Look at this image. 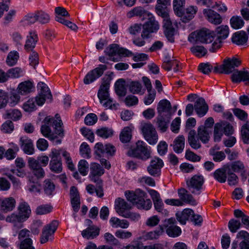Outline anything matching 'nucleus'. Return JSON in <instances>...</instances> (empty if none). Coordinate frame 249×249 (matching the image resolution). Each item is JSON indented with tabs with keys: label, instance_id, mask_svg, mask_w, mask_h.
<instances>
[{
	"label": "nucleus",
	"instance_id": "a211bd4d",
	"mask_svg": "<svg viewBox=\"0 0 249 249\" xmlns=\"http://www.w3.org/2000/svg\"><path fill=\"white\" fill-rule=\"evenodd\" d=\"M241 64V61L235 57L228 58L223 61L224 73L229 74L235 71L236 67H239Z\"/></svg>",
	"mask_w": 249,
	"mask_h": 249
},
{
	"label": "nucleus",
	"instance_id": "37998d69",
	"mask_svg": "<svg viewBox=\"0 0 249 249\" xmlns=\"http://www.w3.org/2000/svg\"><path fill=\"white\" fill-rule=\"evenodd\" d=\"M19 215L21 216L24 221L29 218L31 211L29 205L25 202H21L18 206Z\"/></svg>",
	"mask_w": 249,
	"mask_h": 249
},
{
	"label": "nucleus",
	"instance_id": "680f3d73",
	"mask_svg": "<svg viewBox=\"0 0 249 249\" xmlns=\"http://www.w3.org/2000/svg\"><path fill=\"white\" fill-rule=\"evenodd\" d=\"M96 134L103 138H108L113 135V130L106 127L102 128L96 130Z\"/></svg>",
	"mask_w": 249,
	"mask_h": 249
},
{
	"label": "nucleus",
	"instance_id": "7c9ffc66",
	"mask_svg": "<svg viewBox=\"0 0 249 249\" xmlns=\"http://www.w3.org/2000/svg\"><path fill=\"white\" fill-rule=\"evenodd\" d=\"M197 11V7L194 6H190L187 8L185 11H182V15L180 17L184 22H186L192 19L196 15Z\"/></svg>",
	"mask_w": 249,
	"mask_h": 249
},
{
	"label": "nucleus",
	"instance_id": "ea45409f",
	"mask_svg": "<svg viewBox=\"0 0 249 249\" xmlns=\"http://www.w3.org/2000/svg\"><path fill=\"white\" fill-rule=\"evenodd\" d=\"M211 130H208L203 126H199L197 129V138L203 143H207L210 140V134L211 133Z\"/></svg>",
	"mask_w": 249,
	"mask_h": 249
},
{
	"label": "nucleus",
	"instance_id": "774afa93",
	"mask_svg": "<svg viewBox=\"0 0 249 249\" xmlns=\"http://www.w3.org/2000/svg\"><path fill=\"white\" fill-rule=\"evenodd\" d=\"M18 247L19 249H35L33 246V241L30 238L21 241Z\"/></svg>",
	"mask_w": 249,
	"mask_h": 249
},
{
	"label": "nucleus",
	"instance_id": "f3484780",
	"mask_svg": "<svg viewBox=\"0 0 249 249\" xmlns=\"http://www.w3.org/2000/svg\"><path fill=\"white\" fill-rule=\"evenodd\" d=\"M163 18L164 33L168 40L171 42H174L175 29L173 26L169 14L166 17H162Z\"/></svg>",
	"mask_w": 249,
	"mask_h": 249
},
{
	"label": "nucleus",
	"instance_id": "0eeeda50",
	"mask_svg": "<svg viewBox=\"0 0 249 249\" xmlns=\"http://www.w3.org/2000/svg\"><path fill=\"white\" fill-rule=\"evenodd\" d=\"M160 28L159 22L152 14L149 16L147 20L142 25L141 37L149 38L151 34L156 33Z\"/></svg>",
	"mask_w": 249,
	"mask_h": 249
},
{
	"label": "nucleus",
	"instance_id": "1a4fd4ad",
	"mask_svg": "<svg viewBox=\"0 0 249 249\" xmlns=\"http://www.w3.org/2000/svg\"><path fill=\"white\" fill-rule=\"evenodd\" d=\"M115 151V147L109 143L104 145L102 143L98 142L94 147V153L98 157L112 156Z\"/></svg>",
	"mask_w": 249,
	"mask_h": 249
},
{
	"label": "nucleus",
	"instance_id": "8fccbe9b",
	"mask_svg": "<svg viewBox=\"0 0 249 249\" xmlns=\"http://www.w3.org/2000/svg\"><path fill=\"white\" fill-rule=\"evenodd\" d=\"M131 139V129L129 127H124L120 135V140L123 143H126Z\"/></svg>",
	"mask_w": 249,
	"mask_h": 249
},
{
	"label": "nucleus",
	"instance_id": "aec40b11",
	"mask_svg": "<svg viewBox=\"0 0 249 249\" xmlns=\"http://www.w3.org/2000/svg\"><path fill=\"white\" fill-rule=\"evenodd\" d=\"M19 144L25 154L32 155L34 153L35 149L33 141L27 137H20Z\"/></svg>",
	"mask_w": 249,
	"mask_h": 249
},
{
	"label": "nucleus",
	"instance_id": "4c0bfd02",
	"mask_svg": "<svg viewBox=\"0 0 249 249\" xmlns=\"http://www.w3.org/2000/svg\"><path fill=\"white\" fill-rule=\"evenodd\" d=\"M151 14L146 11L143 7L139 6L134 8L127 13V17L131 18L134 16L139 17H148Z\"/></svg>",
	"mask_w": 249,
	"mask_h": 249
},
{
	"label": "nucleus",
	"instance_id": "0e129e2a",
	"mask_svg": "<svg viewBox=\"0 0 249 249\" xmlns=\"http://www.w3.org/2000/svg\"><path fill=\"white\" fill-rule=\"evenodd\" d=\"M230 168V171L238 172L244 170V164L240 161H236L230 165H226Z\"/></svg>",
	"mask_w": 249,
	"mask_h": 249
},
{
	"label": "nucleus",
	"instance_id": "603ef678",
	"mask_svg": "<svg viewBox=\"0 0 249 249\" xmlns=\"http://www.w3.org/2000/svg\"><path fill=\"white\" fill-rule=\"evenodd\" d=\"M241 133L244 143H249V121H247L242 126Z\"/></svg>",
	"mask_w": 249,
	"mask_h": 249
},
{
	"label": "nucleus",
	"instance_id": "9b49d317",
	"mask_svg": "<svg viewBox=\"0 0 249 249\" xmlns=\"http://www.w3.org/2000/svg\"><path fill=\"white\" fill-rule=\"evenodd\" d=\"M58 226L57 221L53 220L43 228L40 237V243L41 244H44L48 241L49 237L54 234Z\"/></svg>",
	"mask_w": 249,
	"mask_h": 249
},
{
	"label": "nucleus",
	"instance_id": "69168bd1",
	"mask_svg": "<svg viewBox=\"0 0 249 249\" xmlns=\"http://www.w3.org/2000/svg\"><path fill=\"white\" fill-rule=\"evenodd\" d=\"M104 238L107 243L113 246H120L121 243L112 234L106 232L104 234Z\"/></svg>",
	"mask_w": 249,
	"mask_h": 249
},
{
	"label": "nucleus",
	"instance_id": "13d9d810",
	"mask_svg": "<svg viewBox=\"0 0 249 249\" xmlns=\"http://www.w3.org/2000/svg\"><path fill=\"white\" fill-rule=\"evenodd\" d=\"M185 3V0H174L173 7L176 14L178 16L182 15V11L183 10V7Z\"/></svg>",
	"mask_w": 249,
	"mask_h": 249
},
{
	"label": "nucleus",
	"instance_id": "5701e85b",
	"mask_svg": "<svg viewBox=\"0 0 249 249\" xmlns=\"http://www.w3.org/2000/svg\"><path fill=\"white\" fill-rule=\"evenodd\" d=\"M171 3V0H157L156 10L157 14L161 17H166L168 14L167 6Z\"/></svg>",
	"mask_w": 249,
	"mask_h": 249
},
{
	"label": "nucleus",
	"instance_id": "f8f14e48",
	"mask_svg": "<svg viewBox=\"0 0 249 249\" xmlns=\"http://www.w3.org/2000/svg\"><path fill=\"white\" fill-rule=\"evenodd\" d=\"M176 223L175 219L171 218L165 220L164 223L161 226H163V230L166 228V233L170 237H176L178 236L181 232V229L174 224Z\"/></svg>",
	"mask_w": 249,
	"mask_h": 249
},
{
	"label": "nucleus",
	"instance_id": "a18cd8bd",
	"mask_svg": "<svg viewBox=\"0 0 249 249\" xmlns=\"http://www.w3.org/2000/svg\"><path fill=\"white\" fill-rule=\"evenodd\" d=\"M11 148L5 150L4 157L8 160L14 159L17 156V153L19 151V147L16 144L12 143Z\"/></svg>",
	"mask_w": 249,
	"mask_h": 249
},
{
	"label": "nucleus",
	"instance_id": "4be33fe9",
	"mask_svg": "<svg viewBox=\"0 0 249 249\" xmlns=\"http://www.w3.org/2000/svg\"><path fill=\"white\" fill-rule=\"evenodd\" d=\"M204 16L212 24H220L222 21L221 16L217 12L211 9H205L203 11Z\"/></svg>",
	"mask_w": 249,
	"mask_h": 249
},
{
	"label": "nucleus",
	"instance_id": "393cba45",
	"mask_svg": "<svg viewBox=\"0 0 249 249\" xmlns=\"http://www.w3.org/2000/svg\"><path fill=\"white\" fill-rule=\"evenodd\" d=\"M158 115L164 116V113H167V116L171 117V105L170 102L167 100L164 99L160 100L157 107Z\"/></svg>",
	"mask_w": 249,
	"mask_h": 249
},
{
	"label": "nucleus",
	"instance_id": "3c124183",
	"mask_svg": "<svg viewBox=\"0 0 249 249\" xmlns=\"http://www.w3.org/2000/svg\"><path fill=\"white\" fill-rule=\"evenodd\" d=\"M55 185L50 179H47L44 181V191L48 196L52 195L55 190Z\"/></svg>",
	"mask_w": 249,
	"mask_h": 249
},
{
	"label": "nucleus",
	"instance_id": "20e7f679",
	"mask_svg": "<svg viewBox=\"0 0 249 249\" xmlns=\"http://www.w3.org/2000/svg\"><path fill=\"white\" fill-rule=\"evenodd\" d=\"M56 119L51 118L50 116L46 117L44 120V124L41 127V132L42 135L48 138L52 139L53 135L50 126L53 125L54 126L55 133L56 134L60 135L63 134V130L62 127L63 124L62 122L60 119V116L58 114L55 115Z\"/></svg>",
	"mask_w": 249,
	"mask_h": 249
},
{
	"label": "nucleus",
	"instance_id": "bb28decb",
	"mask_svg": "<svg viewBox=\"0 0 249 249\" xmlns=\"http://www.w3.org/2000/svg\"><path fill=\"white\" fill-rule=\"evenodd\" d=\"M249 78V72L247 71H236L231 75V79L234 83L241 81H248Z\"/></svg>",
	"mask_w": 249,
	"mask_h": 249
},
{
	"label": "nucleus",
	"instance_id": "a878e982",
	"mask_svg": "<svg viewBox=\"0 0 249 249\" xmlns=\"http://www.w3.org/2000/svg\"><path fill=\"white\" fill-rule=\"evenodd\" d=\"M230 172V168L227 165L222 168L217 169L213 174L214 178L220 183H224L227 179V173Z\"/></svg>",
	"mask_w": 249,
	"mask_h": 249
},
{
	"label": "nucleus",
	"instance_id": "4d7b16f0",
	"mask_svg": "<svg viewBox=\"0 0 249 249\" xmlns=\"http://www.w3.org/2000/svg\"><path fill=\"white\" fill-rule=\"evenodd\" d=\"M21 117L20 111L18 109H14L6 111L5 114V119H11L14 121H16L20 119Z\"/></svg>",
	"mask_w": 249,
	"mask_h": 249
},
{
	"label": "nucleus",
	"instance_id": "6ab92c4d",
	"mask_svg": "<svg viewBox=\"0 0 249 249\" xmlns=\"http://www.w3.org/2000/svg\"><path fill=\"white\" fill-rule=\"evenodd\" d=\"M164 233L163 226L160 225L155 230L144 232L139 237V239L142 241L152 240L158 239Z\"/></svg>",
	"mask_w": 249,
	"mask_h": 249
},
{
	"label": "nucleus",
	"instance_id": "052dcab7",
	"mask_svg": "<svg viewBox=\"0 0 249 249\" xmlns=\"http://www.w3.org/2000/svg\"><path fill=\"white\" fill-rule=\"evenodd\" d=\"M5 219L8 222L13 223L15 226L16 225L17 223H19V228L22 227V225L20 223L24 221L23 218L19 214H16L15 213H12L10 215L8 216Z\"/></svg>",
	"mask_w": 249,
	"mask_h": 249
},
{
	"label": "nucleus",
	"instance_id": "5fc2aeb1",
	"mask_svg": "<svg viewBox=\"0 0 249 249\" xmlns=\"http://www.w3.org/2000/svg\"><path fill=\"white\" fill-rule=\"evenodd\" d=\"M191 52L196 56L201 57L206 55L207 50L203 46L196 45L191 48Z\"/></svg>",
	"mask_w": 249,
	"mask_h": 249
},
{
	"label": "nucleus",
	"instance_id": "6e6552de",
	"mask_svg": "<svg viewBox=\"0 0 249 249\" xmlns=\"http://www.w3.org/2000/svg\"><path fill=\"white\" fill-rule=\"evenodd\" d=\"M141 130L145 140L150 144H156L158 135L155 128L150 123H143L141 125Z\"/></svg>",
	"mask_w": 249,
	"mask_h": 249
},
{
	"label": "nucleus",
	"instance_id": "9d476101",
	"mask_svg": "<svg viewBox=\"0 0 249 249\" xmlns=\"http://www.w3.org/2000/svg\"><path fill=\"white\" fill-rule=\"evenodd\" d=\"M107 69V66L105 65H99V66L89 71L84 78L85 84L88 85L95 80L100 77L104 73L105 71Z\"/></svg>",
	"mask_w": 249,
	"mask_h": 249
},
{
	"label": "nucleus",
	"instance_id": "bf43d9fd",
	"mask_svg": "<svg viewBox=\"0 0 249 249\" xmlns=\"http://www.w3.org/2000/svg\"><path fill=\"white\" fill-rule=\"evenodd\" d=\"M220 123L215 124L214 127L213 137L214 142H219L224 133L222 126Z\"/></svg>",
	"mask_w": 249,
	"mask_h": 249
},
{
	"label": "nucleus",
	"instance_id": "864d4df0",
	"mask_svg": "<svg viewBox=\"0 0 249 249\" xmlns=\"http://www.w3.org/2000/svg\"><path fill=\"white\" fill-rule=\"evenodd\" d=\"M129 90L133 94H139L142 89L141 84L138 81H131L127 84Z\"/></svg>",
	"mask_w": 249,
	"mask_h": 249
},
{
	"label": "nucleus",
	"instance_id": "423d86ee",
	"mask_svg": "<svg viewBox=\"0 0 249 249\" xmlns=\"http://www.w3.org/2000/svg\"><path fill=\"white\" fill-rule=\"evenodd\" d=\"M214 39V36L209 30L203 29L197 32L191 33L188 40L192 43L199 42L203 43H209Z\"/></svg>",
	"mask_w": 249,
	"mask_h": 249
},
{
	"label": "nucleus",
	"instance_id": "338daca9",
	"mask_svg": "<svg viewBox=\"0 0 249 249\" xmlns=\"http://www.w3.org/2000/svg\"><path fill=\"white\" fill-rule=\"evenodd\" d=\"M230 23L232 28L239 29L243 26L244 22L240 17H233L230 20Z\"/></svg>",
	"mask_w": 249,
	"mask_h": 249
},
{
	"label": "nucleus",
	"instance_id": "c85d7f7f",
	"mask_svg": "<svg viewBox=\"0 0 249 249\" xmlns=\"http://www.w3.org/2000/svg\"><path fill=\"white\" fill-rule=\"evenodd\" d=\"M16 201L13 197L6 198L0 202V211L7 213L12 211L15 207Z\"/></svg>",
	"mask_w": 249,
	"mask_h": 249
},
{
	"label": "nucleus",
	"instance_id": "39448f33",
	"mask_svg": "<svg viewBox=\"0 0 249 249\" xmlns=\"http://www.w3.org/2000/svg\"><path fill=\"white\" fill-rule=\"evenodd\" d=\"M127 155L130 157L137 158L143 160H147L150 157L151 150L148 148L143 141H138L136 142V146L129 149Z\"/></svg>",
	"mask_w": 249,
	"mask_h": 249
},
{
	"label": "nucleus",
	"instance_id": "c03bdc74",
	"mask_svg": "<svg viewBox=\"0 0 249 249\" xmlns=\"http://www.w3.org/2000/svg\"><path fill=\"white\" fill-rule=\"evenodd\" d=\"M185 146V138L183 135L178 137L174 141L173 149L177 153H181Z\"/></svg>",
	"mask_w": 249,
	"mask_h": 249
},
{
	"label": "nucleus",
	"instance_id": "412c9836",
	"mask_svg": "<svg viewBox=\"0 0 249 249\" xmlns=\"http://www.w3.org/2000/svg\"><path fill=\"white\" fill-rule=\"evenodd\" d=\"M70 195L71 197V202L73 211L75 213H77L80 208V199L79 193L76 187H71L70 189Z\"/></svg>",
	"mask_w": 249,
	"mask_h": 249
},
{
	"label": "nucleus",
	"instance_id": "72a5a7b5",
	"mask_svg": "<svg viewBox=\"0 0 249 249\" xmlns=\"http://www.w3.org/2000/svg\"><path fill=\"white\" fill-rule=\"evenodd\" d=\"M100 229L95 226H90L82 232V236L88 239H93L99 234Z\"/></svg>",
	"mask_w": 249,
	"mask_h": 249
},
{
	"label": "nucleus",
	"instance_id": "de8ad7c7",
	"mask_svg": "<svg viewBox=\"0 0 249 249\" xmlns=\"http://www.w3.org/2000/svg\"><path fill=\"white\" fill-rule=\"evenodd\" d=\"M37 21L42 24L48 23L50 20V17L49 15L45 12L40 10L36 12Z\"/></svg>",
	"mask_w": 249,
	"mask_h": 249
},
{
	"label": "nucleus",
	"instance_id": "4468645a",
	"mask_svg": "<svg viewBox=\"0 0 249 249\" xmlns=\"http://www.w3.org/2000/svg\"><path fill=\"white\" fill-rule=\"evenodd\" d=\"M148 193L153 200L155 210L159 213L167 215L168 213V212L163 208L164 204L160 198V194L157 191L153 189L149 190Z\"/></svg>",
	"mask_w": 249,
	"mask_h": 249
},
{
	"label": "nucleus",
	"instance_id": "cd10ccee",
	"mask_svg": "<svg viewBox=\"0 0 249 249\" xmlns=\"http://www.w3.org/2000/svg\"><path fill=\"white\" fill-rule=\"evenodd\" d=\"M38 41V36L35 32H30L29 36H27L24 46L25 49L27 51H32L35 48Z\"/></svg>",
	"mask_w": 249,
	"mask_h": 249
},
{
	"label": "nucleus",
	"instance_id": "473e14b6",
	"mask_svg": "<svg viewBox=\"0 0 249 249\" xmlns=\"http://www.w3.org/2000/svg\"><path fill=\"white\" fill-rule=\"evenodd\" d=\"M248 36L246 32L243 31L236 32L232 36V41L238 45L245 44L248 40Z\"/></svg>",
	"mask_w": 249,
	"mask_h": 249
},
{
	"label": "nucleus",
	"instance_id": "79ce46f5",
	"mask_svg": "<svg viewBox=\"0 0 249 249\" xmlns=\"http://www.w3.org/2000/svg\"><path fill=\"white\" fill-rule=\"evenodd\" d=\"M196 132L195 130H191L189 131L188 136V142L191 147L195 149H198L201 146L199 141L198 138H196Z\"/></svg>",
	"mask_w": 249,
	"mask_h": 249
},
{
	"label": "nucleus",
	"instance_id": "a19ab883",
	"mask_svg": "<svg viewBox=\"0 0 249 249\" xmlns=\"http://www.w3.org/2000/svg\"><path fill=\"white\" fill-rule=\"evenodd\" d=\"M124 249H163L162 245L156 244L153 245L143 246L142 244L135 243L130 244L124 248Z\"/></svg>",
	"mask_w": 249,
	"mask_h": 249
},
{
	"label": "nucleus",
	"instance_id": "f257e3e1",
	"mask_svg": "<svg viewBox=\"0 0 249 249\" xmlns=\"http://www.w3.org/2000/svg\"><path fill=\"white\" fill-rule=\"evenodd\" d=\"M205 179L201 175H195L186 180L187 190L181 188L178 189V193L179 198L184 202L196 205L197 202L192 195L198 196L203 190Z\"/></svg>",
	"mask_w": 249,
	"mask_h": 249
},
{
	"label": "nucleus",
	"instance_id": "49530a36",
	"mask_svg": "<svg viewBox=\"0 0 249 249\" xmlns=\"http://www.w3.org/2000/svg\"><path fill=\"white\" fill-rule=\"evenodd\" d=\"M124 81L120 79L116 82L115 89L116 93L119 96H124L126 94V89L124 86Z\"/></svg>",
	"mask_w": 249,
	"mask_h": 249
},
{
	"label": "nucleus",
	"instance_id": "09e8293b",
	"mask_svg": "<svg viewBox=\"0 0 249 249\" xmlns=\"http://www.w3.org/2000/svg\"><path fill=\"white\" fill-rule=\"evenodd\" d=\"M215 32L218 38L219 39H225L229 33V27L227 25H221L216 28Z\"/></svg>",
	"mask_w": 249,
	"mask_h": 249
},
{
	"label": "nucleus",
	"instance_id": "dca6fc26",
	"mask_svg": "<svg viewBox=\"0 0 249 249\" xmlns=\"http://www.w3.org/2000/svg\"><path fill=\"white\" fill-rule=\"evenodd\" d=\"M163 166V162L159 158H155L151 160L150 165L147 167L148 173L154 177H159L160 174L161 169Z\"/></svg>",
	"mask_w": 249,
	"mask_h": 249
},
{
	"label": "nucleus",
	"instance_id": "c9c22d12",
	"mask_svg": "<svg viewBox=\"0 0 249 249\" xmlns=\"http://www.w3.org/2000/svg\"><path fill=\"white\" fill-rule=\"evenodd\" d=\"M109 223L113 228L126 229L129 226V223L125 219H120L116 217L110 218Z\"/></svg>",
	"mask_w": 249,
	"mask_h": 249
},
{
	"label": "nucleus",
	"instance_id": "6e6d98bb",
	"mask_svg": "<svg viewBox=\"0 0 249 249\" xmlns=\"http://www.w3.org/2000/svg\"><path fill=\"white\" fill-rule=\"evenodd\" d=\"M7 74L8 79L9 78H17L23 75V71L19 67H15L9 69Z\"/></svg>",
	"mask_w": 249,
	"mask_h": 249
},
{
	"label": "nucleus",
	"instance_id": "b1692460",
	"mask_svg": "<svg viewBox=\"0 0 249 249\" xmlns=\"http://www.w3.org/2000/svg\"><path fill=\"white\" fill-rule=\"evenodd\" d=\"M194 108L197 114L202 117L207 112L208 106L203 98H199L195 104Z\"/></svg>",
	"mask_w": 249,
	"mask_h": 249
},
{
	"label": "nucleus",
	"instance_id": "e2e57ef3",
	"mask_svg": "<svg viewBox=\"0 0 249 249\" xmlns=\"http://www.w3.org/2000/svg\"><path fill=\"white\" fill-rule=\"evenodd\" d=\"M19 55L17 52H11L7 56L6 63L8 65L12 66L16 64Z\"/></svg>",
	"mask_w": 249,
	"mask_h": 249
},
{
	"label": "nucleus",
	"instance_id": "2eb2a0df",
	"mask_svg": "<svg viewBox=\"0 0 249 249\" xmlns=\"http://www.w3.org/2000/svg\"><path fill=\"white\" fill-rule=\"evenodd\" d=\"M104 173V169L99 164L92 163L90 166V175L89 177L90 180L96 184H101L102 180L99 178Z\"/></svg>",
	"mask_w": 249,
	"mask_h": 249
},
{
	"label": "nucleus",
	"instance_id": "c756f323",
	"mask_svg": "<svg viewBox=\"0 0 249 249\" xmlns=\"http://www.w3.org/2000/svg\"><path fill=\"white\" fill-rule=\"evenodd\" d=\"M131 207L124 199L118 198L115 202V209L116 212L123 216L126 210H129Z\"/></svg>",
	"mask_w": 249,
	"mask_h": 249
},
{
	"label": "nucleus",
	"instance_id": "2f4dec72",
	"mask_svg": "<svg viewBox=\"0 0 249 249\" xmlns=\"http://www.w3.org/2000/svg\"><path fill=\"white\" fill-rule=\"evenodd\" d=\"M34 88L33 83L30 81H26L20 83L18 88L17 91L22 95H26L32 92Z\"/></svg>",
	"mask_w": 249,
	"mask_h": 249
},
{
	"label": "nucleus",
	"instance_id": "ddd939ff",
	"mask_svg": "<svg viewBox=\"0 0 249 249\" xmlns=\"http://www.w3.org/2000/svg\"><path fill=\"white\" fill-rule=\"evenodd\" d=\"M49 156L51 159L50 163L51 170L55 173L61 172L62 167L60 160V152L58 150L53 149Z\"/></svg>",
	"mask_w": 249,
	"mask_h": 249
},
{
	"label": "nucleus",
	"instance_id": "f03ea898",
	"mask_svg": "<svg viewBox=\"0 0 249 249\" xmlns=\"http://www.w3.org/2000/svg\"><path fill=\"white\" fill-rule=\"evenodd\" d=\"M110 81L111 78L108 76L102 79V83L98 92V97L104 107L116 110L119 104L109 97L108 93Z\"/></svg>",
	"mask_w": 249,
	"mask_h": 249
},
{
	"label": "nucleus",
	"instance_id": "7ed1b4c3",
	"mask_svg": "<svg viewBox=\"0 0 249 249\" xmlns=\"http://www.w3.org/2000/svg\"><path fill=\"white\" fill-rule=\"evenodd\" d=\"M125 195L127 199L139 209L149 210L152 207L151 200L146 198V194L140 189H137L135 192L126 191Z\"/></svg>",
	"mask_w": 249,
	"mask_h": 249
},
{
	"label": "nucleus",
	"instance_id": "e433bc0d",
	"mask_svg": "<svg viewBox=\"0 0 249 249\" xmlns=\"http://www.w3.org/2000/svg\"><path fill=\"white\" fill-rule=\"evenodd\" d=\"M236 238L243 241L239 244L240 249H249V233L245 231H239Z\"/></svg>",
	"mask_w": 249,
	"mask_h": 249
},
{
	"label": "nucleus",
	"instance_id": "58836bf2",
	"mask_svg": "<svg viewBox=\"0 0 249 249\" xmlns=\"http://www.w3.org/2000/svg\"><path fill=\"white\" fill-rule=\"evenodd\" d=\"M194 214V211L190 209H184L182 212H178L176 213V216L178 220L181 224L184 225L186 224V221L189 218L191 219V216Z\"/></svg>",
	"mask_w": 249,
	"mask_h": 249
},
{
	"label": "nucleus",
	"instance_id": "f704fd0d",
	"mask_svg": "<svg viewBox=\"0 0 249 249\" xmlns=\"http://www.w3.org/2000/svg\"><path fill=\"white\" fill-rule=\"evenodd\" d=\"M170 117L165 118L163 115H158L156 118L157 127L161 132L166 131L170 123Z\"/></svg>",
	"mask_w": 249,
	"mask_h": 249
}]
</instances>
